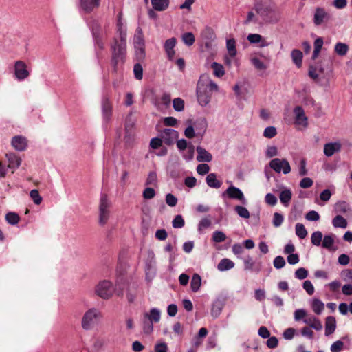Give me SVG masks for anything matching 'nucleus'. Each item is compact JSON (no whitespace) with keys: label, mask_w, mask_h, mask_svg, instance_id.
<instances>
[{"label":"nucleus","mask_w":352,"mask_h":352,"mask_svg":"<svg viewBox=\"0 0 352 352\" xmlns=\"http://www.w3.org/2000/svg\"><path fill=\"white\" fill-rule=\"evenodd\" d=\"M254 10L265 23H276L280 19V13L270 0H256Z\"/></svg>","instance_id":"obj_1"},{"label":"nucleus","mask_w":352,"mask_h":352,"mask_svg":"<svg viewBox=\"0 0 352 352\" xmlns=\"http://www.w3.org/2000/svg\"><path fill=\"white\" fill-rule=\"evenodd\" d=\"M111 65L112 72L117 74L122 69L123 65L126 62V44L118 43V39L115 38L113 43L111 45Z\"/></svg>","instance_id":"obj_2"},{"label":"nucleus","mask_w":352,"mask_h":352,"mask_svg":"<svg viewBox=\"0 0 352 352\" xmlns=\"http://www.w3.org/2000/svg\"><path fill=\"white\" fill-rule=\"evenodd\" d=\"M204 82V77L201 76L197 84L196 94L199 104L202 107H206L210 101L212 94L210 93V90H207Z\"/></svg>","instance_id":"obj_3"},{"label":"nucleus","mask_w":352,"mask_h":352,"mask_svg":"<svg viewBox=\"0 0 352 352\" xmlns=\"http://www.w3.org/2000/svg\"><path fill=\"white\" fill-rule=\"evenodd\" d=\"M111 202L106 194H102L99 205V224L104 226L107 223L109 217V208Z\"/></svg>","instance_id":"obj_4"},{"label":"nucleus","mask_w":352,"mask_h":352,"mask_svg":"<svg viewBox=\"0 0 352 352\" xmlns=\"http://www.w3.org/2000/svg\"><path fill=\"white\" fill-rule=\"evenodd\" d=\"M100 316V312L95 308L88 309L82 316L81 324L85 330H90L98 318Z\"/></svg>","instance_id":"obj_5"},{"label":"nucleus","mask_w":352,"mask_h":352,"mask_svg":"<svg viewBox=\"0 0 352 352\" xmlns=\"http://www.w3.org/2000/svg\"><path fill=\"white\" fill-rule=\"evenodd\" d=\"M270 167L277 173L283 171V174L287 175L291 171V166L286 159L274 158L269 164Z\"/></svg>","instance_id":"obj_6"},{"label":"nucleus","mask_w":352,"mask_h":352,"mask_svg":"<svg viewBox=\"0 0 352 352\" xmlns=\"http://www.w3.org/2000/svg\"><path fill=\"white\" fill-rule=\"evenodd\" d=\"M96 293L103 299H108L113 295L112 283L107 280L100 282L96 288Z\"/></svg>","instance_id":"obj_7"},{"label":"nucleus","mask_w":352,"mask_h":352,"mask_svg":"<svg viewBox=\"0 0 352 352\" xmlns=\"http://www.w3.org/2000/svg\"><path fill=\"white\" fill-rule=\"evenodd\" d=\"M200 36L203 45H204L207 50L212 47V43L217 38L214 30L209 26L205 27V28L201 31Z\"/></svg>","instance_id":"obj_8"},{"label":"nucleus","mask_w":352,"mask_h":352,"mask_svg":"<svg viewBox=\"0 0 352 352\" xmlns=\"http://www.w3.org/2000/svg\"><path fill=\"white\" fill-rule=\"evenodd\" d=\"M226 195H227L230 199H237L241 201L243 204H246L247 201L244 195L239 188L230 186L222 193V197H225Z\"/></svg>","instance_id":"obj_9"},{"label":"nucleus","mask_w":352,"mask_h":352,"mask_svg":"<svg viewBox=\"0 0 352 352\" xmlns=\"http://www.w3.org/2000/svg\"><path fill=\"white\" fill-rule=\"evenodd\" d=\"M160 137L165 144L170 146L173 145L175 140L178 138L179 133L172 129H165L161 131Z\"/></svg>","instance_id":"obj_10"},{"label":"nucleus","mask_w":352,"mask_h":352,"mask_svg":"<svg viewBox=\"0 0 352 352\" xmlns=\"http://www.w3.org/2000/svg\"><path fill=\"white\" fill-rule=\"evenodd\" d=\"M26 68L27 65L23 61H16L14 64V74L18 80H22L29 76L30 73Z\"/></svg>","instance_id":"obj_11"},{"label":"nucleus","mask_w":352,"mask_h":352,"mask_svg":"<svg viewBox=\"0 0 352 352\" xmlns=\"http://www.w3.org/2000/svg\"><path fill=\"white\" fill-rule=\"evenodd\" d=\"M101 27L98 23L92 25V35L95 45L100 49L103 50L104 45L101 37Z\"/></svg>","instance_id":"obj_12"},{"label":"nucleus","mask_w":352,"mask_h":352,"mask_svg":"<svg viewBox=\"0 0 352 352\" xmlns=\"http://www.w3.org/2000/svg\"><path fill=\"white\" fill-rule=\"evenodd\" d=\"M12 146L18 151H23L28 147L27 139L22 135H16L12 138Z\"/></svg>","instance_id":"obj_13"},{"label":"nucleus","mask_w":352,"mask_h":352,"mask_svg":"<svg viewBox=\"0 0 352 352\" xmlns=\"http://www.w3.org/2000/svg\"><path fill=\"white\" fill-rule=\"evenodd\" d=\"M295 114V123L304 126H307V117L305 116L304 109L300 106H297L294 109Z\"/></svg>","instance_id":"obj_14"},{"label":"nucleus","mask_w":352,"mask_h":352,"mask_svg":"<svg viewBox=\"0 0 352 352\" xmlns=\"http://www.w3.org/2000/svg\"><path fill=\"white\" fill-rule=\"evenodd\" d=\"M193 126L197 131V135L203 137L208 127V122L205 118L200 117L196 119Z\"/></svg>","instance_id":"obj_15"},{"label":"nucleus","mask_w":352,"mask_h":352,"mask_svg":"<svg viewBox=\"0 0 352 352\" xmlns=\"http://www.w3.org/2000/svg\"><path fill=\"white\" fill-rule=\"evenodd\" d=\"M226 299L223 297L217 298L212 303L211 308V315L213 318H217L221 313L225 305Z\"/></svg>","instance_id":"obj_16"},{"label":"nucleus","mask_w":352,"mask_h":352,"mask_svg":"<svg viewBox=\"0 0 352 352\" xmlns=\"http://www.w3.org/2000/svg\"><path fill=\"white\" fill-rule=\"evenodd\" d=\"M101 0H80L82 9L87 13L91 12L95 8L99 7Z\"/></svg>","instance_id":"obj_17"},{"label":"nucleus","mask_w":352,"mask_h":352,"mask_svg":"<svg viewBox=\"0 0 352 352\" xmlns=\"http://www.w3.org/2000/svg\"><path fill=\"white\" fill-rule=\"evenodd\" d=\"M102 110L104 120L107 122L109 121L112 114V105L107 97H103L102 98Z\"/></svg>","instance_id":"obj_18"},{"label":"nucleus","mask_w":352,"mask_h":352,"mask_svg":"<svg viewBox=\"0 0 352 352\" xmlns=\"http://www.w3.org/2000/svg\"><path fill=\"white\" fill-rule=\"evenodd\" d=\"M342 146L340 142H330L324 146V153L327 157L332 156L335 153L341 150Z\"/></svg>","instance_id":"obj_19"},{"label":"nucleus","mask_w":352,"mask_h":352,"mask_svg":"<svg viewBox=\"0 0 352 352\" xmlns=\"http://www.w3.org/2000/svg\"><path fill=\"white\" fill-rule=\"evenodd\" d=\"M197 160L199 162H210L212 160V155L201 146H197Z\"/></svg>","instance_id":"obj_20"},{"label":"nucleus","mask_w":352,"mask_h":352,"mask_svg":"<svg viewBox=\"0 0 352 352\" xmlns=\"http://www.w3.org/2000/svg\"><path fill=\"white\" fill-rule=\"evenodd\" d=\"M8 160V168L12 169L18 168L21 163V159L14 153H9L6 155Z\"/></svg>","instance_id":"obj_21"},{"label":"nucleus","mask_w":352,"mask_h":352,"mask_svg":"<svg viewBox=\"0 0 352 352\" xmlns=\"http://www.w3.org/2000/svg\"><path fill=\"white\" fill-rule=\"evenodd\" d=\"M336 329V320L334 316H328L325 320V336L331 335Z\"/></svg>","instance_id":"obj_22"},{"label":"nucleus","mask_w":352,"mask_h":352,"mask_svg":"<svg viewBox=\"0 0 352 352\" xmlns=\"http://www.w3.org/2000/svg\"><path fill=\"white\" fill-rule=\"evenodd\" d=\"M206 182L209 187L213 188H219L222 185V182L217 179V174L213 173L208 174L206 178Z\"/></svg>","instance_id":"obj_23"},{"label":"nucleus","mask_w":352,"mask_h":352,"mask_svg":"<svg viewBox=\"0 0 352 352\" xmlns=\"http://www.w3.org/2000/svg\"><path fill=\"white\" fill-rule=\"evenodd\" d=\"M169 0H151L153 8L156 11H164L169 6Z\"/></svg>","instance_id":"obj_24"},{"label":"nucleus","mask_w":352,"mask_h":352,"mask_svg":"<svg viewBox=\"0 0 352 352\" xmlns=\"http://www.w3.org/2000/svg\"><path fill=\"white\" fill-rule=\"evenodd\" d=\"M303 322L308 324L311 328L316 329V331H320L322 329V324L320 320L315 316L309 318H305Z\"/></svg>","instance_id":"obj_25"},{"label":"nucleus","mask_w":352,"mask_h":352,"mask_svg":"<svg viewBox=\"0 0 352 352\" xmlns=\"http://www.w3.org/2000/svg\"><path fill=\"white\" fill-rule=\"evenodd\" d=\"M327 16V13L324 11L323 8H316L314 14V23L316 25H320L324 21V19L326 18Z\"/></svg>","instance_id":"obj_26"},{"label":"nucleus","mask_w":352,"mask_h":352,"mask_svg":"<svg viewBox=\"0 0 352 352\" xmlns=\"http://www.w3.org/2000/svg\"><path fill=\"white\" fill-rule=\"evenodd\" d=\"M234 267V263L229 258H223L217 265V269L223 272L229 270Z\"/></svg>","instance_id":"obj_27"},{"label":"nucleus","mask_w":352,"mask_h":352,"mask_svg":"<svg viewBox=\"0 0 352 352\" xmlns=\"http://www.w3.org/2000/svg\"><path fill=\"white\" fill-rule=\"evenodd\" d=\"M292 197V191L289 189H285L280 193L279 198L281 203L285 206H288Z\"/></svg>","instance_id":"obj_28"},{"label":"nucleus","mask_w":352,"mask_h":352,"mask_svg":"<svg viewBox=\"0 0 352 352\" xmlns=\"http://www.w3.org/2000/svg\"><path fill=\"white\" fill-rule=\"evenodd\" d=\"M144 316L153 322H157L160 320V311L157 308H152L150 314L145 313Z\"/></svg>","instance_id":"obj_29"},{"label":"nucleus","mask_w":352,"mask_h":352,"mask_svg":"<svg viewBox=\"0 0 352 352\" xmlns=\"http://www.w3.org/2000/svg\"><path fill=\"white\" fill-rule=\"evenodd\" d=\"M201 284V278L198 274H194L191 281H190V288L192 292H197Z\"/></svg>","instance_id":"obj_30"},{"label":"nucleus","mask_w":352,"mask_h":352,"mask_svg":"<svg viewBox=\"0 0 352 352\" xmlns=\"http://www.w3.org/2000/svg\"><path fill=\"white\" fill-rule=\"evenodd\" d=\"M294 63L298 67H301L302 60V53L300 50L294 49L292 51L291 54Z\"/></svg>","instance_id":"obj_31"},{"label":"nucleus","mask_w":352,"mask_h":352,"mask_svg":"<svg viewBox=\"0 0 352 352\" xmlns=\"http://www.w3.org/2000/svg\"><path fill=\"white\" fill-rule=\"evenodd\" d=\"M332 224L335 228H346L348 223L342 216L337 215L333 219Z\"/></svg>","instance_id":"obj_32"},{"label":"nucleus","mask_w":352,"mask_h":352,"mask_svg":"<svg viewBox=\"0 0 352 352\" xmlns=\"http://www.w3.org/2000/svg\"><path fill=\"white\" fill-rule=\"evenodd\" d=\"M311 307L313 311L316 314L320 315L324 308V305L320 300L318 298H314L311 304Z\"/></svg>","instance_id":"obj_33"},{"label":"nucleus","mask_w":352,"mask_h":352,"mask_svg":"<svg viewBox=\"0 0 352 352\" xmlns=\"http://www.w3.org/2000/svg\"><path fill=\"white\" fill-rule=\"evenodd\" d=\"M6 220L10 225H16L19 223L20 220V217L19 214L16 212H10L6 215Z\"/></svg>","instance_id":"obj_34"},{"label":"nucleus","mask_w":352,"mask_h":352,"mask_svg":"<svg viewBox=\"0 0 352 352\" xmlns=\"http://www.w3.org/2000/svg\"><path fill=\"white\" fill-rule=\"evenodd\" d=\"M349 50V46L343 43L339 42L336 43L335 46V52L339 55V56H344L346 54L347 52Z\"/></svg>","instance_id":"obj_35"},{"label":"nucleus","mask_w":352,"mask_h":352,"mask_svg":"<svg viewBox=\"0 0 352 352\" xmlns=\"http://www.w3.org/2000/svg\"><path fill=\"white\" fill-rule=\"evenodd\" d=\"M322 233L320 231H316L312 233L311 241L314 245L319 246L322 244Z\"/></svg>","instance_id":"obj_36"},{"label":"nucleus","mask_w":352,"mask_h":352,"mask_svg":"<svg viewBox=\"0 0 352 352\" xmlns=\"http://www.w3.org/2000/svg\"><path fill=\"white\" fill-rule=\"evenodd\" d=\"M226 47L230 56L234 57L236 54V42L234 38L227 40Z\"/></svg>","instance_id":"obj_37"},{"label":"nucleus","mask_w":352,"mask_h":352,"mask_svg":"<svg viewBox=\"0 0 352 352\" xmlns=\"http://www.w3.org/2000/svg\"><path fill=\"white\" fill-rule=\"evenodd\" d=\"M182 41L188 46H191L195 41V38L192 32H186L182 36Z\"/></svg>","instance_id":"obj_38"},{"label":"nucleus","mask_w":352,"mask_h":352,"mask_svg":"<svg viewBox=\"0 0 352 352\" xmlns=\"http://www.w3.org/2000/svg\"><path fill=\"white\" fill-rule=\"evenodd\" d=\"M135 58L140 63L145 58V46H135Z\"/></svg>","instance_id":"obj_39"},{"label":"nucleus","mask_w":352,"mask_h":352,"mask_svg":"<svg viewBox=\"0 0 352 352\" xmlns=\"http://www.w3.org/2000/svg\"><path fill=\"white\" fill-rule=\"evenodd\" d=\"M214 70V74L217 77H221L224 75L225 71L223 65L217 62H213L211 65Z\"/></svg>","instance_id":"obj_40"},{"label":"nucleus","mask_w":352,"mask_h":352,"mask_svg":"<svg viewBox=\"0 0 352 352\" xmlns=\"http://www.w3.org/2000/svg\"><path fill=\"white\" fill-rule=\"evenodd\" d=\"M296 234L301 239H305L307 235V231L303 224L298 223L295 227Z\"/></svg>","instance_id":"obj_41"},{"label":"nucleus","mask_w":352,"mask_h":352,"mask_svg":"<svg viewBox=\"0 0 352 352\" xmlns=\"http://www.w3.org/2000/svg\"><path fill=\"white\" fill-rule=\"evenodd\" d=\"M234 210L237 214L242 218L248 219L250 217V212L248 210L243 206H236Z\"/></svg>","instance_id":"obj_42"},{"label":"nucleus","mask_w":352,"mask_h":352,"mask_svg":"<svg viewBox=\"0 0 352 352\" xmlns=\"http://www.w3.org/2000/svg\"><path fill=\"white\" fill-rule=\"evenodd\" d=\"M135 122L132 120L131 116H128L125 121V133L126 137L131 135L134 128Z\"/></svg>","instance_id":"obj_43"},{"label":"nucleus","mask_w":352,"mask_h":352,"mask_svg":"<svg viewBox=\"0 0 352 352\" xmlns=\"http://www.w3.org/2000/svg\"><path fill=\"white\" fill-rule=\"evenodd\" d=\"M133 73L137 80H142L143 78V68L140 63H137L133 67Z\"/></svg>","instance_id":"obj_44"},{"label":"nucleus","mask_w":352,"mask_h":352,"mask_svg":"<svg viewBox=\"0 0 352 352\" xmlns=\"http://www.w3.org/2000/svg\"><path fill=\"white\" fill-rule=\"evenodd\" d=\"M333 243L334 239L333 238V236L331 234H329L324 236L321 245L324 248L331 250Z\"/></svg>","instance_id":"obj_45"},{"label":"nucleus","mask_w":352,"mask_h":352,"mask_svg":"<svg viewBox=\"0 0 352 352\" xmlns=\"http://www.w3.org/2000/svg\"><path fill=\"white\" fill-rule=\"evenodd\" d=\"M204 77V84L206 85V87H207V90H210V93L212 94L213 91H217L218 90V86L217 85L213 82L212 80H210L207 76H203Z\"/></svg>","instance_id":"obj_46"},{"label":"nucleus","mask_w":352,"mask_h":352,"mask_svg":"<svg viewBox=\"0 0 352 352\" xmlns=\"http://www.w3.org/2000/svg\"><path fill=\"white\" fill-rule=\"evenodd\" d=\"M30 196L34 203L36 205H39L42 202V197L39 195V192L36 189H33L30 192Z\"/></svg>","instance_id":"obj_47"},{"label":"nucleus","mask_w":352,"mask_h":352,"mask_svg":"<svg viewBox=\"0 0 352 352\" xmlns=\"http://www.w3.org/2000/svg\"><path fill=\"white\" fill-rule=\"evenodd\" d=\"M173 103L175 111L181 112L184 109V101L182 98H175Z\"/></svg>","instance_id":"obj_48"},{"label":"nucleus","mask_w":352,"mask_h":352,"mask_svg":"<svg viewBox=\"0 0 352 352\" xmlns=\"http://www.w3.org/2000/svg\"><path fill=\"white\" fill-rule=\"evenodd\" d=\"M185 222L182 215H176L172 221L174 228H181L184 226Z\"/></svg>","instance_id":"obj_49"},{"label":"nucleus","mask_w":352,"mask_h":352,"mask_svg":"<svg viewBox=\"0 0 352 352\" xmlns=\"http://www.w3.org/2000/svg\"><path fill=\"white\" fill-rule=\"evenodd\" d=\"M226 239V235L222 232L217 230L213 232L212 241L216 243H221Z\"/></svg>","instance_id":"obj_50"},{"label":"nucleus","mask_w":352,"mask_h":352,"mask_svg":"<svg viewBox=\"0 0 352 352\" xmlns=\"http://www.w3.org/2000/svg\"><path fill=\"white\" fill-rule=\"evenodd\" d=\"M143 329L144 333L146 334H149L153 329V322L144 316L143 319Z\"/></svg>","instance_id":"obj_51"},{"label":"nucleus","mask_w":352,"mask_h":352,"mask_svg":"<svg viewBox=\"0 0 352 352\" xmlns=\"http://www.w3.org/2000/svg\"><path fill=\"white\" fill-rule=\"evenodd\" d=\"M277 134L276 129L274 126H267L263 132L264 137L267 138H273Z\"/></svg>","instance_id":"obj_52"},{"label":"nucleus","mask_w":352,"mask_h":352,"mask_svg":"<svg viewBox=\"0 0 352 352\" xmlns=\"http://www.w3.org/2000/svg\"><path fill=\"white\" fill-rule=\"evenodd\" d=\"M284 220L283 215L278 212H275L273 216L272 223L274 227H279L281 226Z\"/></svg>","instance_id":"obj_53"},{"label":"nucleus","mask_w":352,"mask_h":352,"mask_svg":"<svg viewBox=\"0 0 352 352\" xmlns=\"http://www.w3.org/2000/svg\"><path fill=\"white\" fill-rule=\"evenodd\" d=\"M163 142H164L161 137L160 138H153L150 141V146L153 149L156 150V149H158L160 147H162Z\"/></svg>","instance_id":"obj_54"},{"label":"nucleus","mask_w":352,"mask_h":352,"mask_svg":"<svg viewBox=\"0 0 352 352\" xmlns=\"http://www.w3.org/2000/svg\"><path fill=\"white\" fill-rule=\"evenodd\" d=\"M308 276V271L304 267H300L295 272V277L300 280L306 278Z\"/></svg>","instance_id":"obj_55"},{"label":"nucleus","mask_w":352,"mask_h":352,"mask_svg":"<svg viewBox=\"0 0 352 352\" xmlns=\"http://www.w3.org/2000/svg\"><path fill=\"white\" fill-rule=\"evenodd\" d=\"M176 43H177V40L175 37H172L170 38L167 39L165 41V43L164 45L165 51L173 50L174 47L176 45Z\"/></svg>","instance_id":"obj_56"},{"label":"nucleus","mask_w":352,"mask_h":352,"mask_svg":"<svg viewBox=\"0 0 352 352\" xmlns=\"http://www.w3.org/2000/svg\"><path fill=\"white\" fill-rule=\"evenodd\" d=\"M210 170V166L205 163L200 164L197 167V172L201 175H204L208 173Z\"/></svg>","instance_id":"obj_57"},{"label":"nucleus","mask_w":352,"mask_h":352,"mask_svg":"<svg viewBox=\"0 0 352 352\" xmlns=\"http://www.w3.org/2000/svg\"><path fill=\"white\" fill-rule=\"evenodd\" d=\"M166 202L169 206L174 207L177 204V198L173 194L168 193L166 195Z\"/></svg>","instance_id":"obj_58"},{"label":"nucleus","mask_w":352,"mask_h":352,"mask_svg":"<svg viewBox=\"0 0 352 352\" xmlns=\"http://www.w3.org/2000/svg\"><path fill=\"white\" fill-rule=\"evenodd\" d=\"M274 266L276 269H281L285 265V261L281 256H277L273 262Z\"/></svg>","instance_id":"obj_59"},{"label":"nucleus","mask_w":352,"mask_h":352,"mask_svg":"<svg viewBox=\"0 0 352 352\" xmlns=\"http://www.w3.org/2000/svg\"><path fill=\"white\" fill-rule=\"evenodd\" d=\"M344 343L341 340H337L334 342L331 346V352H340L343 349Z\"/></svg>","instance_id":"obj_60"},{"label":"nucleus","mask_w":352,"mask_h":352,"mask_svg":"<svg viewBox=\"0 0 352 352\" xmlns=\"http://www.w3.org/2000/svg\"><path fill=\"white\" fill-rule=\"evenodd\" d=\"M248 40L251 43H258L263 41V37L258 34H250Z\"/></svg>","instance_id":"obj_61"},{"label":"nucleus","mask_w":352,"mask_h":352,"mask_svg":"<svg viewBox=\"0 0 352 352\" xmlns=\"http://www.w3.org/2000/svg\"><path fill=\"white\" fill-rule=\"evenodd\" d=\"M253 65L259 70H263L266 69V66L264 63L258 58H253L251 60Z\"/></svg>","instance_id":"obj_62"},{"label":"nucleus","mask_w":352,"mask_h":352,"mask_svg":"<svg viewBox=\"0 0 352 352\" xmlns=\"http://www.w3.org/2000/svg\"><path fill=\"white\" fill-rule=\"evenodd\" d=\"M195 129L193 125H189L184 131V135L188 138H193L195 135H197V132L195 133Z\"/></svg>","instance_id":"obj_63"},{"label":"nucleus","mask_w":352,"mask_h":352,"mask_svg":"<svg viewBox=\"0 0 352 352\" xmlns=\"http://www.w3.org/2000/svg\"><path fill=\"white\" fill-rule=\"evenodd\" d=\"M305 218L308 221H316L319 220L320 215L316 211L311 210L306 214Z\"/></svg>","instance_id":"obj_64"}]
</instances>
